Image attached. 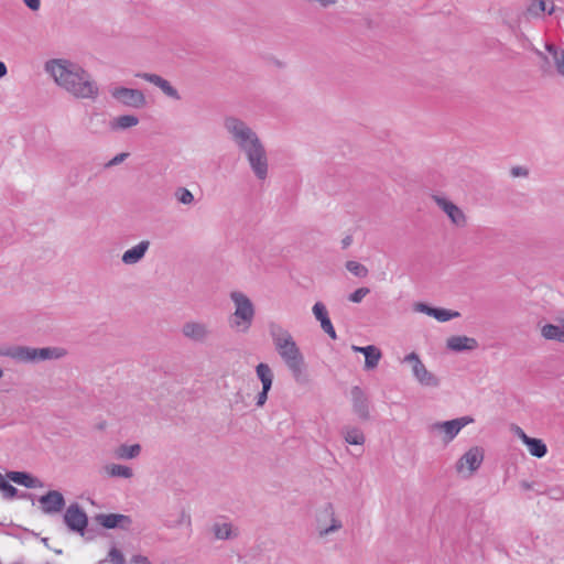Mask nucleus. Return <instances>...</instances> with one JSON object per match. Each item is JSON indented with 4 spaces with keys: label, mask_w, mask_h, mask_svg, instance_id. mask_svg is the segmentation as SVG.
I'll return each instance as SVG.
<instances>
[{
    "label": "nucleus",
    "mask_w": 564,
    "mask_h": 564,
    "mask_svg": "<svg viewBox=\"0 0 564 564\" xmlns=\"http://www.w3.org/2000/svg\"><path fill=\"white\" fill-rule=\"evenodd\" d=\"M271 389H264L262 387V390L257 395V406H263L268 400V393Z\"/></svg>",
    "instance_id": "nucleus-41"
},
{
    "label": "nucleus",
    "mask_w": 564,
    "mask_h": 564,
    "mask_svg": "<svg viewBox=\"0 0 564 564\" xmlns=\"http://www.w3.org/2000/svg\"><path fill=\"white\" fill-rule=\"evenodd\" d=\"M460 314L459 312L457 311H451V310H446V308H438V307H435V310L433 311V317L435 319H437L438 322H447L452 318H456L458 317Z\"/></svg>",
    "instance_id": "nucleus-34"
},
{
    "label": "nucleus",
    "mask_w": 564,
    "mask_h": 564,
    "mask_svg": "<svg viewBox=\"0 0 564 564\" xmlns=\"http://www.w3.org/2000/svg\"><path fill=\"white\" fill-rule=\"evenodd\" d=\"M7 477L14 484L24 486L25 488H41L43 486L42 481L37 477H34L26 471H8Z\"/></svg>",
    "instance_id": "nucleus-21"
},
{
    "label": "nucleus",
    "mask_w": 564,
    "mask_h": 564,
    "mask_svg": "<svg viewBox=\"0 0 564 564\" xmlns=\"http://www.w3.org/2000/svg\"><path fill=\"white\" fill-rule=\"evenodd\" d=\"M141 453V445L140 444H121L118 446L115 451V455L119 459H133L138 457Z\"/></svg>",
    "instance_id": "nucleus-28"
},
{
    "label": "nucleus",
    "mask_w": 564,
    "mask_h": 564,
    "mask_svg": "<svg viewBox=\"0 0 564 564\" xmlns=\"http://www.w3.org/2000/svg\"><path fill=\"white\" fill-rule=\"evenodd\" d=\"M128 155H129L128 153H119V154L115 155L108 163H106L105 166L111 167V166L118 165V164L122 163Z\"/></svg>",
    "instance_id": "nucleus-39"
},
{
    "label": "nucleus",
    "mask_w": 564,
    "mask_h": 564,
    "mask_svg": "<svg viewBox=\"0 0 564 564\" xmlns=\"http://www.w3.org/2000/svg\"><path fill=\"white\" fill-rule=\"evenodd\" d=\"M538 56H540L541 58L543 59H546V56L544 55V53L540 52V51H535Z\"/></svg>",
    "instance_id": "nucleus-52"
},
{
    "label": "nucleus",
    "mask_w": 564,
    "mask_h": 564,
    "mask_svg": "<svg viewBox=\"0 0 564 564\" xmlns=\"http://www.w3.org/2000/svg\"><path fill=\"white\" fill-rule=\"evenodd\" d=\"M364 356H365V369L371 370L378 366V364L382 357V354H381V350L377 346L368 345V346H366V351H364Z\"/></svg>",
    "instance_id": "nucleus-27"
},
{
    "label": "nucleus",
    "mask_w": 564,
    "mask_h": 564,
    "mask_svg": "<svg viewBox=\"0 0 564 564\" xmlns=\"http://www.w3.org/2000/svg\"><path fill=\"white\" fill-rule=\"evenodd\" d=\"M268 329L276 352L290 370L295 382L306 384L308 375L305 359L291 333L275 322L269 323Z\"/></svg>",
    "instance_id": "nucleus-3"
},
{
    "label": "nucleus",
    "mask_w": 564,
    "mask_h": 564,
    "mask_svg": "<svg viewBox=\"0 0 564 564\" xmlns=\"http://www.w3.org/2000/svg\"><path fill=\"white\" fill-rule=\"evenodd\" d=\"M484 460V451L478 446L469 448L456 463V469L462 473L466 466L469 470V475L476 471Z\"/></svg>",
    "instance_id": "nucleus-13"
},
{
    "label": "nucleus",
    "mask_w": 564,
    "mask_h": 564,
    "mask_svg": "<svg viewBox=\"0 0 564 564\" xmlns=\"http://www.w3.org/2000/svg\"><path fill=\"white\" fill-rule=\"evenodd\" d=\"M96 519L106 529L120 528L123 530H128L132 524V520L129 516L118 513H101L98 514Z\"/></svg>",
    "instance_id": "nucleus-17"
},
{
    "label": "nucleus",
    "mask_w": 564,
    "mask_h": 564,
    "mask_svg": "<svg viewBox=\"0 0 564 564\" xmlns=\"http://www.w3.org/2000/svg\"><path fill=\"white\" fill-rule=\"evenodd\" d=\"M345 267L351 274H354L357 278H366L369 272L364 264L352 260L347 261Z\"/></svg>",
    "instance_id": "nucleus-33"
},
{
    "label": "nucleus",
    "mask_w": 564,
    "mask_h": 564,
    "mask_svg": "<svg viewBox=\"0 0 564 564\" xmlns=\"http://www.w3.org/2000/svg\"><path fill=\"white\" fill-rule=\"evenodd\" d=\"M403 362L412 365V372L415 379L425 387L436 388L440 386V380L436 376L430 372L416 352H410L403 359Z\"/></svg>",
    "instance_id": "nucleus-6"
},
{
    "label": "nucleus",
    "mask_w": 564,
    "mask_h": 564,
    "mask_svg": "<svg viewBox=\"0 0 564 564\" xmlns=\"http://www.w3.org/2000/svg\"><path fill=\"white\" fill-rule=\"evenodd\" d=\"M415 311L417 312H421V313H424L429 316H432L433 315V311L435 310V307H432L425 303H416L415 306H414Z\"/></svg>",
    "instance_id": "nucleus-40"
},
{
    "label": "nucleus",
    "mask_w": 564,
    "mask_h": 564,
    "mask_svg": "<svg viewBox=\"0 0 564 564\" xmlns=\"http://www.w3.org/2000/svg\"><path fill=\"white\" fill-rule=\"evenodd\" d=\"M149 247V240L140 241L138 245L123 252L121 258L122 262L128 265L140 262L144 258Z\"/></svg>",
    "instance_id": "nucleus-20"
},
{
    "label": "nucleus",
    "mask_w": 564,
    "mask_h": 564,
    "mask_svg": "<svg viewBox=\"0 0 564 564\" xmlns=\"http://www.w3.org/2000/svg\"><path fill=\"white\" fill-rule=\"evenodd\" d=\"M351 348H352L354 351L360 352L362 355H364V351H366V346L365 347L352 346Z\"/></svg>",
    "instance_id": "nucleus-51"
},
{
    "label": "nucleus",
    "mask_w": 564,
    "mask_h": 564,
    "mask_svg": "<svg viewBox=\"0 0 564 564\" xmlns=\"http://www.w3.org/2000/svg\"><path fill=\"white\" fill-rule=\"evenodd\" d=\"M516 433H517V435H518L522 441H523V437H524V436H528V435L523 432V430H522L521 427H519V426L517 427Z\"/></svg>",
    "instance_id": "nucleus-50"
},
{
    "label": "nucleus",
    "mask_w": 564,
    "mask_h": 564,
    "mask_svg": "<svg viewBox=\"0 0 564 564\" xmlns=\"http://www.w3.org/2000/svg\"><path fill=\"white\" fill-rule=\"evenodd\" d=\"M511 175L513 177L527 176L528 175V170L525 167H522V166H513L511 169Z\"/></svg>",
    "instance_id": "nucleus-43"
},
{
    "label": "nucleus",
    "mask_w": 564,
    "mask_h": 564,
    "mask_svg": "<svg viewBox=\"0 0 564 564\" xmlns=\"http://www.w3.org/2000/svg\"><path fill=\"white\" fill-rule=\"evenodd\" d=\"M110 94L113 99L127 107L139 109L147 104L144 94L135 88L115 87Z\"/></svg>",
    "instance_id": "nucleus-7"
},
{
    "label": "nucleus",
    "mask_w": 564,
    "mask_h": 564,
    "mask_svg": "<svg viewBox=\"0 0 564 564\" xmlns=\"http://www.w3.org/2000/svg\"><path fill=\"white\" fill-rule=\"evenodd\" d=\"M3 377V370L0 368V379Z\"/></svg>",
    "instance_id": "nucleus-54"
},
{
    "label": "nucleus",
    "mask_w": 564,
    "mask_h": 564,
    "mask_svg": "<svg viewBox=\"0 0 564 564\" xmlns=\"http://www.w3.org/2000/svg\"><path fill=\"white\" fill-rule=\"evenodd\" d=\"M352 412L361 421L370 420V400L367 393L359 386H354L350 390Z\"/></svg>",
    "instance_id": "nucleus-8"
},
{
    "label": "nucleus",
    "mask_w": 564,
    "mask_h": 564,
    "mask_svg": "<svg viewBox=\"0 0 564 564\" xmlns=\"http://www.w3.org/2000/svg\"><path fill=\"white\" fill-rule=\"evenodd\" d=\"M351 243H352V237H351V236H349V235H348V236H346V237H344V238H343V240H341V247H343V249L348 248Z\"/></svg>",
    "instance_id": "nucleus-45"
},
{
    "label": "nucleus",
    "mask_w": 564,
    "mask_h": 564,
    "mask_svg": "<svg viewBox=\"0 0 564 564\" xmlns=\"http://www.w3.org/2000/svg\"><path fill=\"white\" fill-rule=\"evenodd\" d=\"M22 1L32 11H37L41 7V0H22Z\"/></svg>",
    "instance_id": "nucleus-44"
},
{
    "label": "nucleus",
    "mask_w": 564,
    "mask_h": 564,
    "mask_svg": "<svg viewBox=\"0 0 564 564\" xmlns=\"http://www.w3.org/2000/svg\"><path fill=\"white\" fill-rule=\"evenodd\" d=\"M560 492H561L560 489L554 488V489H550L547 494L550 495L551 498L558 499Z\"/></svg>",
    "instance_id": "nucleus-49"
},
{
    "label": "nucleus",
    "mask_w": 564,
    "mask_h": 564,
    "mask_svg": "<svg viewBox=\"0 0 564 564\" xmlns=\"http://www.w3.org/2000/svg\"><path fill=\"white\" fill-rule=\"evenodd\" d=\"M523 443L527 445L529 453L536 458H542L547 453L545 443L540 438L524 436Z\"/></svg>",
    "instance_id": "nucleus-24"
},
{
    "label": "nucleus",
    "mask_w": 564,
    "mask_h": 564,
    "mask_svg": "<svg viewBox=\"0 0 564 564\" xmlns=\"http://www.w3.org/2000/svg\"><path fill=\"white\" fill-rule=\"evenodd\" d=\"M107 471L111 477L131 478L133 476V471L130 467L119 464L107 466Z\"/></svg>",
    "instance_id": "nucleus-32"
},
{
    "label": "nucleus",
    "mask_w": 564,
    "mask_h": 564,
    "mask_svg": "<svg viewBox=\"0 0 564 564\" xmlns=\"http://www.w3.org/2000/svg\"><path fill=\"white\" fill-rule=\"evenodd\" d=\"M107 560L112 564H126L124 555L116 546H112L108 552Z\"/></svg>",
    "instance_id": "nucleus-36"
},
{
    "label": "nucleus",
    "mask_w": 564,
    "mask_h": 564,
    "mask_svg": "<svg viewBox=\"0 0 564 564\" xmlns=\"http://www.w3.org/2000/svg\"><path fill=\"white\" fill-rule=\"evenodd\" d=\"M8 73L6 64L0 61V78L4 77Z\"/></svg>",
    "instance_id": "nucleus-48"
},
{
    "label": "nucleus",
    "mask_w": 564,
    "mask_h": 564,
    "mask_svg": "<svg viewBox=\"0 0 564 564\" xmlns=\"http://www.w3.org/2000/svg\"><path fill=\"white\" fill-rule=\"evenodd\" d=\"M433 199L436 203V205L447 215V217L454 225L458 227H464L466 225V216L457 205H455L447 198L438 195H434Z\"/></svg>",
    "instance_id": "nucleus-12"
},
{
    "label": "nucleus",
    "mask_w": 564,
    "mask_h": 564,
    "mask_svg": "<svg viewBox=\"0 0 564 564\" xmlns=\"http://www.w3.org/2000/svg\"><path fill=\"white\" fill-rule=\"evenodd\" d=\"M66 351L58 347L34 348L29 346H11L0 349V356L9 357L17 362L37 364L44 360L59 359Z\"/></svg>",
    "instance_id": "nucleus-4"
},
{
    "label": "nucleus",
    "mask_w": 564,
    "mask_h": 564,
    "mask_svg": "<svg viewBox=\"0 0 564 564\" xmlns=\"http://www.w3.org/2000/svg\"><path fill=\"white\" fill-rule=\"evenodd\" d=\"M323 513L329 518L330 524L328 527H324L322 524V519H317V529H318V535L321 538L327 536L343 528V523L340 520H338L335 516L334 506L330 502H327L324 506Z\"/></svg>",
    "instance_id": "nucleus-16"
},
{
    "label": "nucleus",
    "mask_w": 564,
    "mask_h": 564,
    "mask_svg": "<svg viewBox=\"0 0 564 564\" xmlns=\"http://www.w3.org/2000/svg\"><path fill=\"white\" fill-rule=\"evenodd\" d=\"M549 0H534L529 7V11L534 14L544 13L546 11V2Z\"/></svg>",
    "instance_id": "nucleus-38"
},
{
    "label": "nucleus",
    "mask_w": 564,
    "mask_h": 564,
    "mask_svg": "<svg viewBox=\"0 0 564 564\" xmlns=\"http://www.w3.org/2000/svg\"><path fill=\"white\" fill-rule=\"evenodd\" d=\"M554 11V8H552L551 10H549V14H552Z\"/></svg>",
    "instance_id": "nucleus-55"
},
{
    "label": "nucleus",
    "mask_w": 564,
    "mask_h": 564,
    "mask_svg": "<svg viewBox=\"0 0 564 564\" xmlns=\"http://www.w3.org/2000/svg\"><path fill=\"white\" fill-rule=\"evenodd\" d=\"M182 334L192 341L203 344L212 336V329L206 323L191 321L183 324Z\"/></svg>",
    "instance_id": "nucleus-11"
},
{
    "label": "nucleus",
    "mask_w": 564,
    "mask_h": 564,
    "mask_svg": "<svg viewBox=\"0 0 564 564\" xmlns=\"http://www.w3.org/2000/svg\"><path fill=\"white\" fill-rule=\"evenodd\" d=\"M545 50L552 55L557 73L564 77V50L551 43L545 44Z\"/></svg>",
    "instance_id": "nucleus-29"
},
{
    "label": "nucleus",
    "mask_w": 564,
    "mask_h": 564,
    "mask_svg": "<svg viewBox=\"0 0 564 564\" xmlns=\"http://www.w3.org/2000/svg\"><path fill=\"white\" fill-rule=\"evenodd\" d=\"M89 121H90V123H91V124H93L95 121H100L102 124H106V123H107V122H106V120H105V119H102V118H101V116H100V115H98V113L93 115V116L90 117Z\"/></svg>",
    "instance_id": "nucleus-46"
},
{
    "label": "nucleus",
    "mask_w": 564,
    "mask_h": 564,
    "mask_svg": "<svg viewBox=\"0 0 564 564\" xmlns=\"http://www.w3.org/2000/svg\"><path fill=\"white\" fill-rule=\"evenodd\" d=\"M135 77L142 78V79L153 84L154 86L159 87L165 96H167L169 98H171L173 100L181 99V95H180L178 90L175 87H173L169 80H166L165 78H163L160 75L151 74V73H137Z\"/></svg>",
    "instance_id": "nucleus-15"
},
{
    "label": "nucleus",
    "mask_w": 564,
    "mask_h": 564,
    "mask_svg": "<svg viewBox=\"0 0 564 564\" xmlns=\"http://www.w3.org/2000/svg\"><path fill=\"white\" fill-rule=\"evenodd\" d=\"M224 127L237 148L245 153L250 169L259 180L268 176V158L264 145L257 132L237 117H227Z\"/></svg>",
    "instance_id": "nucleus-1"
},
{
    "label": "nucleus",
    "mask_w": 564,
    "mask_h": 564,
    "mask_svg": "<svg viewBox=\"0 0 564 564\" xmlns=\"http://www.w3.org/2000/svg\"><path fill=\"white\" fill-rule=\"evenodd\" d=\"M212 530L217 540H230L238 535V533L234 531L232 524L229 522H215Z\"/></svg>",
    "instance_id": "nucleus-26"
},
{
    "label": "nucleus",
    "mask_w": 564,
    "mask_h": 564,
    "mask_svg": "<svg viewBox=\"0 0 564 564\" xmlns=\"http://www.w3.org/2000/svg\"><path fill=\"white\" fill-rule=\"evenodd\" d=\"M256 372L262 383V387L264 389H271L273 382V372L269 365L260 362L256 367Z\"/></svg>",
    "instance_id": "nucleus-31"
},
{
    "label": "nucleus",
    "mask_w": 564,
    "mask_h": 564,
    "mask_svg": "<svg viewBox=\"0 0 564 564\" xmlns=\"http://www.w3.org/2000/svg\"><path fill=\"white\" fill-rule=\"evenodd\" d=\"M478 346V341L468 336H452L446 340V347L456 352L475 350Z\"/></svg>",
    "instance_id": "nucleus-19"
},
{
    "label": "nucleus",
    "mask_w": 564,
    "mask_h": 564,
    "mask_svg": "<svg viewBox=\"0 0 564 564\" xmlns=\"http://www.w3.org/2000/svg\"><path fill=\"white\" fill-rule=\"evenodd\" d=\"M175 197L180 203L184 205H191L194 203V195L185 187L177 188L175 192Z\"/></svg>",
    "instance_id": "nucleus-35"
},
{
    "label": "nucleus",
    "mask_w": 564,
    "mask_h": 564,
    "mask_svg": "<svg viewBox=\"0 0 564 564\" xmlns=\"http://www.w3.org/2000/svg\"><path fill=\"white\" fill-rule=\"evenodd\" d=\"M313 315L321 323V328L332 338L336 339L337 334L333 323L328 316L327 308L324 303L316 302L312 307Z\"/></svg>",
    "instance_id": "nucleus-18"
},
{
    "label": "nucleus",
    "mask_w": 564,
    "mask_h": 564,
    "mask_svg": "<svg viewBox=\"0 0 564 564\" xmlns=\"http://www.w3.org/2000/svg\"><path fill=\"white\" fill-rule=\"evenodd\" d=\"M64 521L69 530L84 534L88 518L86 512L75 502L66 509Z\"/></svg>",
    "instance_id": "nucleus-9"
},
{
    "label": "nucleus",
    "mask_w": 564,
    "mask_h": 564,
    "mask_svg": "<svg viewBox=\"0 0 564 564\" xmlns=\"http://www.w3.org/2000/svg\"><path fill=\"white\" fill-rule=\"evenodd\" d=\"M230 300L235 304V312L230 326L239 332H247L254 319L256 308L252 301L242 292L234 291L230 293Z\"/></svg>",
    "instance_id": "nucleus-5"
},
{
    "label": "nucleus",
    "mask_w": 564,
    "mask_h": 564,
    "mask_svg": "<svg viewBox=\"0 0 564 564\" xmlns=\"http://www.w3.org/2000/svg\"><path fill=\"white\" fill-rule=\"evenodd\" d=\"M520 487L523 489V490H531L533 488V484L532 482H529L527 480H522L520 482Z\"/></svg>",
    "instance_id": "nucleus-47"
},
{
    "label": "nucleus",
    "mask_w": 564,
    "mask_h": 564,
    "mask_svg": "<svg viewBox=\"0 0 564 564\" xmlns=\"http://www.w3.org/2000/svg\"><path fill=\"white\" fill-rule=\"evenodd\" d=\"M473 422L474 419L471 416H462L449 421L436 422L432 425V430L444 432V441L451 442L463 427Z\"/></svg>",
    "instance_id": "nucleus-10"
},
{
    "label": "nucleus",
    "mask_w": 564,
    "mask_h": 564,
    "mask_svg": "<svg viewBox=\"0 0 564 564\" xmlns=\"http://www.w3.org/2000/svg\"><path fill=\"white\" fill-rule=\"evenodd\" d=\"M561 328H563V329H564V319H563V323H562V326H561Z\"/></svg>",
    "instance_id": "nucleus-56"
},
{
    "label": "nucleus",
    "mask_w": 564,
    "mask_h": 564,
    "mask_svg": "<svg viewBox=\"0 0 564 564\" xmlns=\"http://www.w3.org/2000/svg\"><path fill=\"white\" fill-rule=\"evenodd\" d=\"M7 474L0 473V491L6 500H12L14 498H30L32 495L29 492H22L19 495V490L8 481Z\"/></svg>",
    "instance_id": "nucleus-22"
},
{
    "label": "nucleus",
    "mask_w": 564,
    "mask_h": 564,
    "mask_svg": "<svg viewBox=\"0 0 564 564\" xmlns=\"http://www.w3.org/2000/svg\"><path fill=\"white\" fill-rule=\"evenodd\" d=\"M341 434L344 440L350 445H362L366 441L364 432L356 426H344Z\"/></svg>",
    "instance_id": "nucleus-25"
},
{
    "label": "nucleus",
    "mask_w": 564,
    "mask_h": 564,
    "mask_svg": "<svg viewBox=\"0 0 564 564\" xmlns=\"http://www.w3.org/2000/svg\"><path fill=\"white\" fill-rule=\"evenodd\" d=\"M45 70L59 87L76 98L95 100L99 95V87L91 75L76 63L51 59L45 63Z\"/></svg>",
    "instance_id": "nucleus-2"
},
{
    "label": "nucleus",
    "mask_w": 564,
    "mask_h": 564,
    "mask_svg": "<svg viewBox=\"0 0 564 564\" xmlns=\"http://www.w3.org/2000/svg\"><path fill=\"white\" fill-rule=\"evenodd\" d=\"M39 502L41 503L42 511L47 514L61 512L66 503L64 496L57 490H50L41 496Z\"/></svg>",
    "instance_id": "nucleus-14"
},
{
    "label": "nucleus",
    "mask_w": 564,
    "mask_h": 564,
    "mask_svg": "<svg viewBox=\"0 0 564 564\" xmlns=\"http://www.w3.org/2000/svg\"><path fill=\"white\" fill-rule=\"evenodd\" d=\"M139 123V118L134 115H122L113 118L109 122V128L112 131L126 130L135 127Z\"/></svg>",
    "instance_id": "nucleus-23"
},
{
    "label": "nucleus",
    "mask_w": 564,
    "mask_h": 564,
    "mask_svg": "<svg viewBox=\"0 0 564 564\" xmlns=\"http://www.w3.org/2000/svg\"><path fill=\"white\" fill-rule=\"evenodd\" d=\"M541 333L545 339L564 343V329L561 326L546 324L542 327Z\"/></svg>",
    "instance_id": "nucleus-30"
},
{
    "label": "nucleus",
    "mask_w": 564,
    "mask_h": 564,
    "mask_svg": "<svg viewBox=\"0 0 564 564\" xmlns=\"http://www.w3.org/2000/svg\"><path fill=\"white\" fill-rule=\"evenodd\" d=\"M42 543L48 547V538H43Z\"/></svg>",
    "instance_id": "nucleus-53"
},
{
    "label": "nucleus",
    "mask_w": 564,
    "mask_h": 564,
    "mask_svg": "<svg viewBox=\"0 0 564 564\" xmlns=\"http://www.w3.org/2000/svg\"><path fill=\"white\" fill-rule=\"evenodd\" d=\"M370 293L369 288H359L356 291H354L351 294H349V301L352 303H360L366 295Z\"/></svg>",
    "instance_id": "nucleus-37"
},
{
    "label": "nucleus",
    "mask_w": 564,
    "mask_h": 564,
    "mask_svg": "<svg viewBox=\"0 0 564 564\" xmlns=\"http://www.w3.org/2000/svg\"><path fill=\"white\" fill-rule=\"evenodd\" d=\"M130 564H151L147 556L141 554L133 555L130 560Z\"/></svg>",
    "instance_id": "nucleus-42"
}]
</instances>
